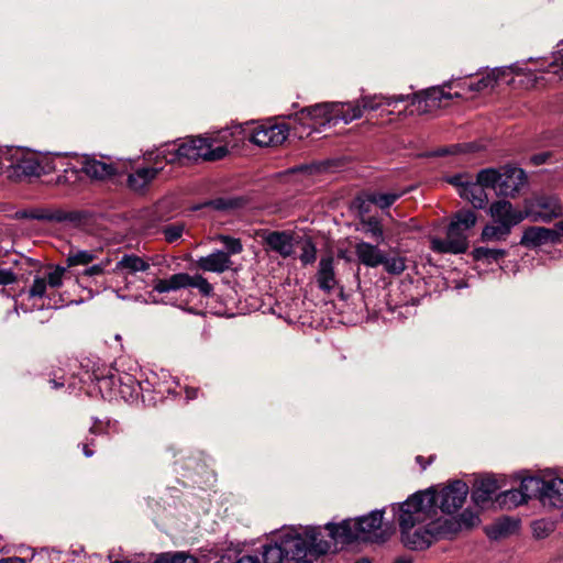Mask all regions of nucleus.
I'll return each instance as SVG.
<instances>
[{
	"mask_svg": "<svg viewBox=\"0 0 563 563\" xmlns=\"http://www.w3.org/2000/svg\"><path fill=\"white\" fill-rule=\"evenodd\" d=\"M519 528V521L510 517H503L486 527L488 538L498 540L515 533Z\"/></svg>",
	"mask_w": 563,
	"mask_h": 563,
	"instance_id": "26",
	"label": "nucleus"
},
{
	"mask_svg": "<svg viewBox=\"0 0 563 563\" xmlns=\"http://www.w3.org/2000/svg\"><path fill=\"white\" fill-rule=\"evenodd\" d=\"M476 146L473 143L468 144H453L449 146L439 147L434 151H429L422 153L421 157H442L448 155H456L462 152H472L475 151Z\"/></svg>",
	"mask_w": 563,
	"mask_h": 563,
	"instance_id": "36",
	"label": "nucleus"
},
{
	"mask_svg": "<svg viewBox=\"0 0 563 563\" xmlns=\"http://www.w3.org/2000/svg\"><path fill=\"white\" fill-rule=\"evenodd\" d=\"M525 214L536 222H550L562 216V206L555 196L540 195L528 202Z\"/></svg>",
	"mask_w": 563,
	"mask_h": 563,
	"instance_id": "8",
	"label": "nucleus"
},
{
	"mask_svg": "<svg viewBox=\"0 0 563 563\" xmlns=\"http://www.w3.org/2000/svg\"><path fill=\"white\" fill-rule=\"evenodd\" d=\"M117 421L111 420H100L98 418H93V423L89 428V432L92 434H102L107 433L110 429L115 428Z\"/></svg>",
	"mask_w": 563,
	"mask_h": 563,
	"instance_id": "53",
	"label": "nucleus"
},
{
	"mask_svg": "<svg viewBox=\"0 0 563 563\" xmlns=\"http://www.w3.org/2000/svg\"><path fill=\"white\" fill-rule=\"evenodd\" d=\"M265 244L284 258L289 257L294 252L292 235L286 231L268 232L264 236Z\"/></svg>",
	"mask_w": 563,
	"mask_h": 563,
	"instance_id": "17",
	"label": "nucleus"
},
{
	"mask_svg": "<svg viewBox=\"0 0 563 563\" xmlns=\"http://www.w3.org/2000/svg\"><path fill=\"white\" fill-rule=\"evenodd\" d=\"M385 271L391 275H400L406 269L405 258L400 256L388 257L386 254L383 257Z\"/></svg>",
	"mask_w": 563,
	"mask_h": 563,
	"instance_id": "44",
	"label": "nucleus"
},
{
	"mask_svg": "<svg viewBox=\"0 0 563 563\" xmlns=\"http://www.w3.org/2000/svg\"><path fill=\"white\" fill-rule=\"evenodd\" d=\"M475 261H482L486 264L498 262L507 255V251L504 249H489V247H475L472 252Z\"/></svg>",
	"mask_w": 563,
	"mask_h": 563,
	"instance_id": "37",
	"label": "nucleus"
},
{
	"mask_svg": "<svg viewBox=\"0 0 563 563\" xmlns=\"http://www.w3.org/2000/svg\"><path fill=\"white\" fill-rule=\"evenodd\" d=\"M511 229L508 225H504L501 223H488L483 228L482 231V241L490 242V241H505L510 234Z\"/></svg>",
	"mask_w": 563,
	"mask_h": 563,
	"instance_id": "34",
	"label": "nucleus"
},
{
	"mask_svg": "<svg viewBox=\"0 0 563 563\" xmlns=\"http://www.w3.org/2000/svg\"><path fill=\"white\" fill-rule=\"evenodd\" d=\"M46 279L45 278H42V277H36L34 280H33V284L32 286L30 287V290H29V295L30 297H38V298H42L44 297L45 292H46Z\"/></svg>",
	"mask_w": 563,
	"mask_h": 563,
	"instance_id": "54",
	"label": "nucleus"
},
{
	"mask_svg": "<svg viewBox=\"0 0 563 563\" xmlns=\"http://www.w3.org/2000/svg\"><path fill=\"white\" fill-rule=\"evenodd\" d=\"M231 136L229 130H222L211 136L190 137L183 142L177 148L169 145L147 152L145 159L158 164L164 161L167 164L185 162H216L229 154L228 139Z\"/></svg>",
	"mask_w": 563,
	"mask_h": 563,
	"instance_id": "2",
	"label": "nucleus"
},
{
	"mask_svg": "<svg viewBox=\"0 0 563 563\" xmlns=\"http://www.w3.org/2000/svg\"><path fill=\"white\" fill-rule=\"evenodd\" d=\"M289 562L299 563L306 559L308 545L305 543L301 528H284L276 534Z\"/></svg>",
	"mask_w": 563,
	"mask_h": 563,
	"instance_id": "9",
	"label": "nucleus"
},
{
	"mask_svg": "<svg viewBox=\"0 0 563 563\" xmlns=\"http://www.w3.org/2000/svg\"><path fill=\"white\" fill-rule=\"evenodd\" d=\"M547 479L537 477V476H529L522 478L520 483V488L527 499L536 498L541 501V497L543 495V490L545 487Z\"/></svg>",
	"mask_w": 563,
	"mask_h": 563,
	"instance_id": "30",
	"label": "nucleus"
},
{
	"mask_svg": "<svg viewBox=\"0 0 563 563\" xmlns=\"http://www.w3.org/2000/svg\"><path fill=\"white\" fill-rule=\"evenodd\" d=\"M81 170L91 179L104 180L115 175L117 168L109 164L92 157H86L82 162Z\"/></svg>",
	"mask_w": 563,
	"mask_h": 563,
	"instance_id": "18",
	"label": "nucleus"
},
{
	"mask_svg": "<svg viewBox=\"0 0 563 563\" xmlns=\"http://www.w3.org/2000/svg\"><path fill=\"white\" fill-rule=\"evenodd\" d=\"M167 563H198L197 559L184 552H176L170 558L167 556Z\"/></svg>",
	"mask_w": 563,
	"mask_h": 563,
	"instance_id": "56",
	"label": "nucleus"
},
{
	"mask_svg": "<svg viewBox=\"0 0 563 563\" xmlns=\"http://www.w3.org/2000/svg\"><path fill=\"white\" fill-rule=\"evenodd\" d=\"M224 245L225 250H227V254L230 256V255H235V254H239L242 252L243 250V246H242V243L240 241V239H235V238H232V236H229V235H219L218 238Z\"/></svg>",
	"mask_w": 563,
	"mask_h": 563,
	"instance_id": "50",
	"label": "nucleus"
},
{
	"mask_svg": "<svg viewBox=\"0 0 563 563\" xmlns=\"http://www.w3.org/2000/svg\"><path fill=\"white\" fill-rule=\"evenodd\" d=\"M300 261L303 265L312 264L317 258V249L311 240H307L302 245Z\"/></svg>",
	"mask_w": 563,
	"mask_h": 563,
	"instance_id": "51",
	"label": "nucleus"
},
{
	"mask_svg": "<svg viewBox=\"0 0 563 563\" xmlns=\"http://www.w3.org/2000/svg\"><path fill=\"white\" fill-rule=\"evenodd\" d=\"M146 261L150 262V266L151 265L161 266L164 263H166V258L163 255H154V256L148 257V260H146Z\"/></svg>",
	"mask_w": 563,
	"mask_h": 563,
	"instance_id": "61",
	"label": "nucleus"
},
{
	"mask_svg": "<svg viewBox=\"0 0 563 563\" xmlns=\"http://www.w3.org/2000/svg\"><path fill=\"white\" fill-rule=\"evenodd\" d=\"M317 283L318 287L325 292H330L338 285L334 272V257L332 255L329 254L320 258Z\"/></svg>",
	"mask_w": 563,
	"mask_h": 563,
	"instance_id": "16",
	"label": "nucleus"
},
{
	"mask_svg": "<svg viewBox=\"0 0 563 563\" xmlns=\"http://www.w3.org/2000/svg\"><path fill=\"white\" fill-rule=\"evenodd\" d=\"M231 260L223 251H216L197 261V266L205 272L223 273L230 268Z\"/></svg>",
	"mask_w": 563,
	"mask_h": 563,
	"instance_id": "21",
	"label": "nucleus"
},
{
	"mask_svg": "<svg viewBox=\"0 0 563 563\" xmlns=\"http://www.w3.org/2000/svg\"><path fill=\"white\" fill-rule=\"evenodd\" d=\"M153 167H143L131 173L128 177V186L133 191H142L147 185L153 181L158 173L163 169L158 164H154Z\"/></svg>",
	"mask_w": 563,
	"mask_h": 563,
	"instance_id": "20",
	"label": "nucleus"
},
{
	"mask_svg": "<svg viewBox=\"0 0 563 563\" xmlns=\"http://www.w3.org/2000/svg\"><path fill=\"white\" fill-rule=\"evenodd\" d=\"M547 243H558L556 230L543 227H530L525 230L520 245L534 249Z\"/></svg>",
	"mask_w": 563,
	"mask_h": 563,
	"instance_id": "13",
	"label": "nucleus"
},
{
	"mask_svg": "<svg viewBox=\"0 0 563 563\" xmlns=\"http://www.w3.org/2000/svg\"><path fill=\"white\" fill-rule=\"evenodd\" d=\"M497 501L507 508H512V507H517L519 505L527 503V499H526L521 488H519V489H508V490L499 494L497 496Z\"/></svg>",
	"mask_w": 563,
	"mask_h": 563,
	"instance_id": "40",
	"label": "nucleus"
},
{
	"mask_svg": "<svg viewBox=\"0 0 563 563\" xmlns=\"http://www.w3.org/2000/svg\"><path fill=\"white\" fill-rule=\"evenodd\" d=\"M333 109V125L340 121L350 123L353 120L362 117V108L360 102H345V103H332Z\"/></svg>",
	"mask_w": 563,
	"mask_h": 563,
	"instance_id": "25",
	"label": "nucleus"
},
{
	"mask_svg": "<svg viewBox=\"0 0 563 563\" xmlns=\"http://www.w3.org/2000/svg\"><path fill=\"white\" fill-rule=\"evenodd\" d=\"M328 522L324 527L320 526H307L300 527L303 533L305 543L308 545V553L314 555H323L331 551L332 547L340 543V539L332 538L331 529Z\"/></svg>",
	"mask_w": 563,
	"mask_h": 563,
	"instance_id": "7",
	"label": "nucleus"
},
{
	"mask_svg": "<svg viewBox=\"0 0 563 563\" xmlns=\"http://www.w3.org/2000/svg\"><path fill=\"white\" fill-rule=\"evenodd\" d=\"M11 166L25 176L40 177L45 172L42 164L33 155L18 158L15 162L11 163Z\"/></svg>",
	"mask_w": 563,
	"mask_h": 563,
	"instance_id": "29",
	"label": "nucleus"
},
{
	"mask_svg": "<svg viewBox=\"0 0 563 563\" xmlns=\"http://www.w3.org/2000/svg\"><path fill=\"white\" fill-rule=\"evenodd\" d=\"M111 260L110 258H106L88 268H86L84 272H82V275L84 276H97V275H102L106 273L107 271V267L109 266Z\"/></svg>",
	"mask_w": 563,
	"mask_h": 563,
	"instance_id": "55",
	"label": "nucleus"
},
{
	"mask_svg": "<svg viewBox=\"0 0 563 563\" xmlns=\"http://www.w3.org/2000/svg\"><path fill=\"white\" fill-rule=\"evenodd\" d=\"M262 555L264 563L289 562L276 536L271 543L263 547Z\"/></svg>",
	"mask_w": 563,
	"mask_h": 563,
	"instance_id": "33",
	"label": "nucleus"
},
{
	"mask_svg": "<svg viewBox=\"0 0 563 563\" xmlns=\"http://www.w3.org/2000/svg\"><path fill=\"white\" fill-rule=\"evenodd\" d=\"M433 460H434V456H433V455H431L427 461H426V460H424V457H423V456H421V455H418V456L416 457L417 463H418V464H420V466H421V468H422V470H426V468H427V466H428V465H430V464L433 462Z\"/></svg>",
	"mask_w": 563,
	"mask_h": 563,
	"instance_id": "62",
	"label": "nucleus"
},
{
	"mask_svg": "<svg viewBox=\"0 0 563 563\" xmlns=\"http://www.w3.org/2000/svg\"><path fill=\"white\" fill-rule=\"evenodd\" d=\"M553 230H556L558 242H560V239L563 236V221L555 223Z\"/></svg>",
	"mask_w": 563,
	"mask_h": 563,
	"instance_id": "63",
	"label": "nucleus"
},
{
	"mask_svg": "<svg viewBox=\"0 0 563 563\" xmlns=\"http://www.w3.org/2000/svg\"><path fill=\"white\" fill-rule=\"evenodd\" d=\"M362 227L366 234H369L377 243L385 241L383 225L376 217H368L362 220Z\"/></svg>",
	"mask_w": 563,
	"mask_h": 563,
	"instance_id": "41",
	"label": "nucleus"
},
{
	"mask_svg": "<svg viewBox=\"0 0 563 563\" xmlns=\"http://www.w3.org/2000/svg\"><path fill=\"white\" fill-rule=\"evenodd\" d=\"M289 134L288 125L262 124L255 128L250 136V141L258 146H277L284 143Z\"/></svg>",
	"mask_w": 563,
	"mask_h": 563,
	"instance_id": "10",
	"label": "nucleus"
},
{
	"mask_svg": "<svg viewBox=\"0 0 563 563\" xmlns=\"http://www.w3.org/2000/svg\"><path fill=\"white\" fill-rule=\"evenodd\" d=\"M184 230V223H172L165 225L162 229V233L164 234V238L168 243H174L181 238Z\"/></svg>",
	"mask_w": 563,
	"mask_h": 563,
	"instance_id": "48",
	"label": "nucleus"
},
{
	"mask_svg": "<svg viewBox=\"0 0 563 563\" xmlns=\"http://www.w3.org/2000/svg\"><path fill=\"white\" fill-rule=\"evenodd\" d=\"M445 87L451 88V82H446L442 87L429 88L412 96L407 95V99L411 100V106H415L419 113H430L441 108L443 106V100L463 97L462 91H455L454 93L445 92Z\"/></svg>",
	"mask_w": 563,
	"mask_h": 563,
	"instance_id": "6",
	"label": "nucleus"
},
{
	"mask_svg": "<svg viewBox=\"0 0 563 563\" xmlns=\"http://www.w3.org/2000/svg\"><path fill=\"white\" fill-rule=\"evenodd\" d=\"M1 563H25V561L23 559L14 556V558L3 559L1 561Z\"/></svg>",
	"mask_w": 563,
	"mask_h": 563,
	"instance_id": "64",
	"label": "nucleus"
},
{
	"mask_svg": "<svg viewBox=\"0 0 563 563\" xmlns=\"http://www.w3.org/2000/svg\"><path fill=\"white\" fill-rule=\"evenodd\" d=\"M150 268V262L135 254H124L119 262H117L113 273L125 272L126 274H136L146 272Z\"/></svg>",
	"mask_w": 563,
	"mask_h": 563,
	"instance_id": "27",
	"label": "nucleus"
},
{
	"mask_svg": "<svg viewBox=\"0 0 563 563\" xmlns=\"http://www.w3.org/2000/svg\"><path fill=\"white\" fill-rule=\"evenodd\" d=\"M330 167L329 161H321V162H312L310 164H302L299 166H296L292 172L298 173H305L308 175H318L321 174Z\"/></svg>",
	"mask_w": 563,
	"mask_h": 563,
	"instance_id": "45",
	"label": "nucleus"
},
{
	"mask_svg": "<svg viewBox=\"0 0 563 563\" xmlns=\"http://www.w3.org/2000/svg\"><path fill=\"white\" fill-rule=\"evenodd\" d=\"M140 385L142 387V394H140V398H142V401L144 404H147L150 406H154L157 402L156 394L159 395V399L163 398V391L156 390L153 388V383H151L148 379L146 380H140Z\"/></svg>",
	"mask_w": 563,
	"mask_h": 563,
	"instance_id": "43",
	"label": "nucleus"
},
{
	"mask_svg": "<svg viewBox=\"0 0 563 563\" xmlns=\"http://www.w3.org/2000/svg\"><path fill=\"white\" fill-rule=\"evenodd\" d=\"M189 274L178 273L169 278H157L154 280L153 290L159 294L176 291L188 288L190 285Z\"/></svg>",
	"mask_w": 563,
	"mask_h": 563,
	"instance_id": "23",
	"label": "nucleus"
},
{
	"mask_svg": "<svg viewBox=\"0 0 563 563\" xmlns=\"http://www.w3.org/2000/svg\"><path fill=\"white\" fill-rule=\"evenodd\" d=\"M408 96L405 95H398V96H391V97H383V96H369V97H363L361 99V108L363 110H377L382 102H386L388 106H391L397 102H404L407 100Z\"/></svg>",
	"mask_w": 563,
	"mask_h": 563,
	"instance_id": "35",
	"label": "nucleus"
},
{
	"mask_svg": "<svg viewBox=\"0 0 563 563\" xmlns=\"http://www.w3.org/2000/svg\"><path fill=\"white\" fill-rule=\"evenodd\" d=\"M355 254L360 263L367 267H377L384 263L385 253L377 245L360 242L355 245Z\"/></svg>",
	"mask_w": 563,
	"mask_h": 563,
	"instance_id": "22",
	"label": "nucleus"
},
{
	"mask_svg": "<svg viewBox=\"0 0 563 563\" xmlns=\"http://www.w3.org/2000/svg\"><path fill=\"white\" fill-rule=\"evenodd\" d=\"M505 74L504 68H495L490 73L483 76L476 82H472L467 86L470 91H482L487 88H493L499 77Z\"/></svg>",
	"mask_w": 563,
	"mask_h": 563,
	"instance_id": "38",
	"label": "nucleus"
},
{
	"mask_svg": "<svg viewBox=\"0 0 563 563\" xmlns=\"http://www.w3.org/2000/svg\"><path fill=\"white\" fill-rule=\"evenodd\" d=\"M489 216L495 223H501L512 229L526 218V214L516 209L508 200L494 201L489 207Z\"/></svg>",
	"mask_w": 563,
	"mask_h": 563,
	"instance_id": "11",
	"label": "nucleus"
},
{
	"mask_svg": "<svg viewBox=\"0 0 563 563\" xmlns=\"http://www.w3.org/2000/svg\"><path fill=\"white\" fill-rule=\"evenodd\" d=\"M500 488L498 479L494 475L478 477L473 485L472 499L476 505L489 501Z\"/></svg>",
	"mask_w": 563,
	"mask_h": 563,
	"instance_id": "14",
	"label": "nucleus"
},
{
	"mask_svg": "<svg viewBox=\"0 0 563 563\" xmlns=\"http://www.w3.org/2000/svg\"><path fill=\"white\" fill-rule=\"evenodd\" d=\"M468 177L463 174H457L449 178V183L456 186L459 190L463 188V186H466L467 183H470Z\"/></svg>",
	"mask_w": 563,
	"mask_h": 563,
	"instance_id": "58",
	"label": "nucleus"
},
{
	"mask_svg": "<svg viewBox=\"0 0 563 563\" xmlns=\"http://www.w3.org/2000/svg\"><path fill=\"white\" fill-rule=\"evenodd\" d=\"M541 504L553 508L563 507V478L552 477L547 479Z\"/></svg>",
	"mask_w": 563,
	"mask_h": 563,
	"instance_id": "19",
	"label": "nucleus"
},
{
	"mask_svg": "<svg viewBox=\"0 0 563 563\" xmlns=\"http://www.w3.org/2000/svg\"><path fill=\"white\" fill-rule=\"evenodd\" d=\"M477 221L474 211L462 209L452 216L448 227L445 239H433L431 249L438 253L461 254L468 247L466 232L471 230Z\"/></svg>",
	"mask_w": 563,
	"mask_h": 563,
	"instance_id": "4",
	"label": "nucleus"
},
{
	"mask_svg": "<svg viewBox=\"0 0 563 563\" xmlns=\"http://www.w3.org/2000/svg\"><path fill=\"white\" fill-rule=\"evenodd\" d=\"M16 282V276L11 269L0 268V285L7 286Z\"/></svg>",
	"mask_w": 563,
	"mask_h": 563,
	"instance_id": "57",
	"label": "nucleus"
},
{
	"mask_svg": "<svg viewBox=\"0 0 563 563\" xmlns=\"http://www.w3.org/2000/svg\"><path fill=\"white\" fill-rule=\"evenodd\" d=\"M460 196L472 203L476 209H483L488 202L487 194L485 188L482 187L477 181H470L466 186L460 189Z\"/></svg>",
	"mask_w": 563,
	"mask_h": 563,
	"instance_id": "24",
	"label": "nucleus"
},
{
	"mask_svg": "<svg viewBox=\"0 0 563 563\" xmlns=\"http://www.w3.org/2000/svg\"><path fill=\"white\" fill-rule=\"evenodd\" d=\"M526 180L523 169L505 166L500 168V180H498L497 195L504 197H515Z\"/></svg>",
	"mask_w": 563,
	"mask_h": 563,
	"instance_id": "12",
	"label": "nucleus"
},
{
	"mask_svg": "<svg viewBox=\"0 0 563 563\" xmlns=\"http://www.w3.org/2000/svg\"><path fill=\"white\" fill-rule=\"evenodd\" d=\"M498 180H500V169L485 168L482 169L476 177V181L486 188L494 189L497 194Z\"/></svg>",
	"mask_w": 563,
	"mask_h": 563,
	"instance_id": "39",
	"label": "nucleus"
},
{
	"mask_svg": "<svg viewBox=\"0 0 563 563\" xmlns=\"http://www.w3.org/2000/svg\"><path fill=\"white\" fill-rule=\"evenodd\" d=\"M234 563H261L257 555L243 554L240 555Z\"/></svg>",
	"mask_w": 563,
	"mask_h": 563,
	"instance_id": "60",
	"label": "nucleus"
},
{
	"mask_svg": "<svg viewBox=\"0 0 563 563\" xmlns=\"http://www.w3.org/2000/svg\"><path fill=\"white\" fill-rule=\"evenodd\" d=\"M189 287L197 288L200 291V294L203 295L205 297H209L212 295L213 287L205 277H202L201 275H189Z\"/></svg>",
	"mask_w": 563,
	"mask_h": 563,
	"instance_id": "49",
	"label": "nucleus"
},
{
	"mask_svg": "<svg viewBox=\"0 0 563 563\" xmlns=\"http://www.w3.org/2000/svg\"><path fill=\"white\" fill-rule=\"evenodd\" d=\"M67 268L62 266H56L52 272L47 274L46 284L52 288H58L63 285V277L66 273Z\"/></svg>",
	"mask_w": 563,
	"mask_h": 563,
	"instance_id": "52",
	"label": "nucleus"
},
{
	"mask_svg": "<svg viewBox=\"0 0 563 563\" xmlns=\"http://www.w3.org/2000/svg\"><path fill=\"white\" fill-rule=\"evenodd\" d=\"M452 521L456 522L457 525V529H456V532L462 530L463 528L465 529H470L474 526H476L478 522H479V518L476 514L470 511V510H464L461 515H460V518L459 519H455V518H450Z\"/></svg>",
	"mask_w": 563,
	"mask_h": 563,
	"instance_id": "47",
	"label": "nucleus"
},
{
	"mask_svg": "<svg viewBox=\"0 0 563 563\" xmlns=\"http://www.w3.org/2000/svg\"><path fill=\"white\" fill-rule=\"evenodd\" d=\"M550 67L552 68V73H554V74H556L559 70H563V55L561 52H559L554 56V59L550 64Z\"/></svg>",
	"mask_w": 563,
	"mask_h": 563,
	"instance_id": "59",
	"label": "nucleus"
},
{
	"mask_svg": "<svg viewBox=\"0 0 563 563\" xmlns=\"http://www.w3.org/2000/svg\"><path fill=\"white\" fill-rule=\"evenodd\" d=\"M398 512L401 541L410 550L428 549L439 539L451 538L459 528L451 519L430 515V504H423L419 495H411L399 505Z\"/></svg>",
	"mask_w": 563,
	"mask_h": 563,
	"instance_id": "1",
	"label": "nucleus"
},
{
	"mask_svg": "<svg viewBox=\"0 0 563 563\" xmlns=\"http://www.w3.org/2000/svg\"><path fill=\"white\" fill-rule=\"evenodd\" d=\"M245 200L242 197H218L203 203L205 207H210L218 211H231L243 207Z\"/></svg>",
	"mask_w": 563,
	"mask_h": 563,
	"instance_id": "32",
	"label": "nucleus"
},
{
	"mask_svg": "<svg viewBox=\"0 0 563 563\" xmlns=\"http://www.w3.org/2000/svg\"><path fill=\"white\" fill-rule=\"evenodd\" d=\"M467 494L468 486L462 481H454L440 492L428 489L415 495H419L423 504H430V515L435 518L437 508H440L444 514H453L462 508Z\"/></svg>",
	"mask_w": 563,
	"mask_h": 563,
	"instance_id": "5",
	"label": "nucleus"
},
{
	"mask_svg": "<svg viewBox=\"0 0 563 563\" xmlns=\"http://www.w3.org/2000/svg\"><path fill=\"white\" fill-rule=\"evenodd\" d=\"M296 118L303 119L310 118L312 120H321L320 124H333V109L332 103H319L312 107L302 109L299 113L295 114Z\"/></svg>",
	"mask_w": 563,
	"mask_h": 563,
	"instance_id": "28",
	"label": "nucleus"
},
{
	"mask_svg": "<svg viewBox=\"0 0 563 563\" xmlns=\"http://www.w3.org/2000/svg\"><path fill=\"white\" fill-rule=\"evenodd\" d=\"M112 384H118L119 393L126 401H133L140 398L142 387L140 380L132 374L119 373L110 376Z\"/></svg>",
	"mask_w": 563,
	"mask_h": 563,
	"instance_id": "15",
	"label": "nucleus"
},
{
	"mask_svg": "<svg viewBox=\"0 0 563 563\" xmlns=\"http://www.w3.org/2000/svg\"><path fill=\"white\" fill-rule=\"evenodd\" d=\"M384 510H373L355 519H344L338 525H329L332 538L340 539L342 544L355 541L380 543L387 540L388 534L383 529Z\"/></svg>",
	"mask_w": 563,
	"mask_h": 563,
	"instance_id": "3",
	"label": "nucleus"
},
{
	"mask_svg": "<svg viewBox=\"0 0 563 563\" xmlns=\"http://www.w3.org/2000/svg\"><path fill=\"white\" fill-rule=\"evenodd\" d=\"M20 218L55 222H63L67 219L63 211L49 209H33L29 211L25 210L20 213Z\"/></svg>",
	"mask_w": 563,
	"mask_h": 563,
	"instance_id": "31",
	"label": "nucleus"
},
{
	"mask_svg": "<svg viewBox=\"0 0 563 563\" xmlns=\"http://www.w3.org/2000/svg\"><path fill=\"white\" fill-rule=\"evenodd\" d=\"M96 258V253L93 251L79 250L75 252H70L66 258L67 267L77 266V265H88L93 262Z\"/></svg>",
	"mask_w": 563,
	"mask_h": 563,
	"instance_id": "42",
	"label": "nucleus"
},
{
	"mask_svg": "<svg viewBox=\"0 0 563 563\" xmlns=\"http://www.w3.org/2000/svg\"><path fill=\"white\" fill-rule=\"evenodd\" d=\"M399 194L373 192L368 196V201L378 206L380 209L389 208L398 198Z\"/></svg>",
	"mask_w": 563,
	"mask_h": 563,
	"instance_id": "46",
	"label": "nucleus"
}]
</instances>
